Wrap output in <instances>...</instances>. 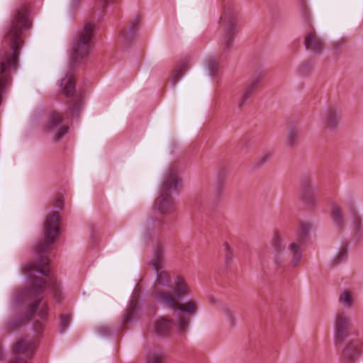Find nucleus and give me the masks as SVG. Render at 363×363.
<instances>
[{
  "label": "nucleus",
  "instance_id": "39448f33",
  "mask_svg": "<svg viewBox=\"0 0 363 363\" xmlns=\"http://www.w3.org/2000/svg\"><path fill=\"white\" fill-rule=\"evenodd\" d=\"M238 11L232 3L224 4L223 15L218 22L223 21V41L222 43L223 52L229 51L234 42L235 35L239 32L238 23Z\"/></svg>",
  "mask_w": 363,
  "mask_h": 363
},
{
  "label": "nucleus",
  "instance_id": "7c9ffc66",
  "mask_svg": "<svg viewBox=\"0 0 363 363\" xmlns=\"http://www.w3.org/2000/svg\"><path fill=\"white\" fill-rule=\"evenodd\" d=\"M314 67V62L308 60L303 62L298 68V72L301 76H308Z\"/></svg>",
  "mask_w": 363,
  "mask_h": 363
},
{
  "label": "nucleus",
  "instance_id": "72a5a7b5",
  "mask_svg": "<svg viewBox=\"0 0 363 363\" xmlns=\"http://www.w3.org/2000/svg\"><path fill=\"white\" fill-rule=\"evenodd\" d=\"M71 317L68 314H61L60 316L59 329L63 333L69 327Z\"/></svg>",
  "mask_w": 363,
  "mask_h": 363
},
{
  "label": "nucleus",
  "instance_id": "a211bd4d",
  "mask_svg": "<svg viewBox=\"0 0 363 363\" xmlns=\"http://www.w3.org/2000/svg\"><path fill=\"white\" fill-rule=\"evenodd\" d=\"M189 68V58L185 57L181 59L172 77L171 83L173 87L175 86L176 84L182 77V76L185 74V72L188 70Z\"/></svg>",
  "mask_w": 363,
  "mask_h": 363
},
{
  "label": "nucleus",
  "instance_id": "f3484780",
  "mask_svg": "<svg viewBox=\"0 0 363 363\" xmlns=\"http://www.w3.org/2000/svg\"><path fill=\"white\" fill-rule=\"evenodd\" d=\"M340 113L334 108H329L324 116V124L327 129L335 130L340 121Z\"/></svg>",
  "mask_w": 363,
  "mask_h": 363
},
{
  "label": "nucleus",
  "instance_id": "c756f323",
  "mask_svg": "<svg viewBox=\"0 0 363 363\" xmlns=\"http://www.w3.org/2000/svg\"><path fill=\"white\" fill-rule=\"evenodd\" d=\"M225 175L226 171L225 169H221L218 173L216 187V194L218 197L221 194Z\"/></svg>",
  "mask_w": 363,
  "mask_h": 363
},
{
  "label": "nucleus",
  "instance_id": "9b49d317",
  "mask_svg": "<svg viewBox=\"0 0 363 363\" xmlns=\"http://www.w3.org/2000/svg\"><path fill=\"white\" fill-rule=\"evenodd\" d=\"M177 330V320L168 316H161L157 318L153 325V332L156 336L165 338L172 333L174 329Z\"/></svg>",
  "mask_w": 363,
  "mask_h": 363
},
{
  "label": "nucleus",
  "instance_id": "7ed1b4c3",
  "mask_svg": "<svg viewBox=\"0 0 363 363\" xmlns=\"http://www.w3.org/2000/svg\"><path fill=\"white\" fill-rule=\"evenodd\" d=\"M182 187V180L178 175L177 165L174 164L164 172L160 190L157 205L158 211L162 214H170L173 212L174 201L171 195V191L179 194Z\"/></svg>",
  "mask_w": 363,
  "mask_h": 363
},
{
  "label": "nucleus",
  "instance_id": "cd10ccee",
  "mask_svg": "<svg viewBox=\"0 0 363 363\" xmlns=\"http://www.w3.org/2000/svg\"><path fill=\"white\" fill-rule=\"evenodd\" d=\"M164 356L160 351L149 352L145 358L146 363H163Z\"/></svg>",
  "mask_w": 363,
  "mask_h": 363
},
{
  "label": "nucleus",
  "instance_id": "0eeeda50",
  "mask_svg": "<svg viewBox=\"0 0 363 363\" xmlns=\"http://www.w3.org/2000/svg\"><path fill=\"white\" fill-rule=\"evenodd\" d=\"M150 264L156 275L155 284L171 288V279L169 274L164 270H160L164 264V255L160 244L156 245L154 247Z\"/></svg>",
  "mask_w": 363,
  "mask_h": 363
},
{
  "label": "nucleus",
  "instance_id": "f8f14e48",
  "mask_svg": "<svg viewBox=\"0 0 363 363\" xmlns=\"http://www.w3.org/2000/svg\"><path fill=\"white\" fill-rule=\"evenodd\" d=\"M361 342L358 340H350L342 349L340 359L342 363H353L360 356Z\"/></svg>",
  "mask_w": 363,
  "mask_h": 363
},
{
  "label": "nucleus",
  "instance_id": "f704fd0d",
  "mask_svg": "<svg viewBox=\"0 0 363 363\" xmlns=\"http://www.w3.org/2000/svg\"><path fill=\"white\" fill-rule=\"evenodd\" d=\"M250 134H245L243 135V137L240 139L238 147L240 151H243L245 150H247L248 147L250 145Z\"/></svg>",
  "mask_w": 363,
  "mask_h": 363
},
{
  "label": "nucleus",
  "instance_id": "1a4fd4ad",
  "mask_svg": "<svg viewBox=\"0 0 363 363\" xmlns=\"http://www.w3.org/2000/svg\"><path fill=\"white\" fill-rule=\"evenodd\" d=\"M350 318L344 314H338L335 323V345L342 347L345 340L349 337L350 328Z\"/></svg>",
  "mask_w": 363,
  "mask_h": 363
},
{
  "label": "nucleus",
  "instance_id": "6e6552de",
  "mask_svg": "<svg viewBox=\"0 0 363 363\" xmlns=\"http://www.w3.org/2000/svg\"><path fill=\"white\" fill-rule=\"evenodd\" d=\"M35 352V344L32 341L19 340L12 347L13 359L9 363H28L33 358Z\"/></svg>",
  "mask_w": 363,
  "mask_h": 363
},
{
  "label": "nucleus",
  "instance_id": "a19ab883",
  "mask_svg": "<svg viewBox=\"0 0 363 363\" xmlns=\"http://www.w3.org/2000/svg\"><path fill=\"white\" fill-rule=\"evenodd\" d=\"M98 332L103 336H108L111 334V330L109 327L103 325L98 328Z\"/></svg>",
  "mask_w": 363,
  "mask_h": 363
},
{
  "label": "nucleus",
  "instance_id": "4468645a",
  "mask_svg": "<svg viewBox=\"0 0 363 363\" xmlns=\"http://www.w3.org/2000/svg\"><path fill=\"white\" fill-rule=\"evenodd\" d=\"M300 196L306 204L312 206L314 203L313 187L312 178L308 175H303L300 179Z\"/></svg>",
  "mask_w": 363,
  "mask_h": 363
},
{
  "label": "nucleus",
  "instance_id": "4be33fe9",
  "mask_svg": "<svg viewBox=\"0 0 363 363\" xmlns=\"http://www.w3.org/2000/svg\"><path fill=\"white\" fill-rule=\"evenodd\" d=\"M162 224L163 222L162 220L150 218L145 225V236L147 238L150 237L152 233H154L155 231L161 230Z\"/></svg>",
  "mask_w": 363,
  "mask_h": 363
},
{
  "label": "nucleus",
  "instance_id": "f03ea898",
  "mask_svg": "<svg viewBox=\"0 0 363 363\" xmlns=\"http://www.w3.org/2000/svg\"><path fill=\"white\" fill-rule=\"evenodd\" d=\"M94 30L95 25L86 22L83 29L73 40L68 72L65 77L61 80V85L64 86V91L67 97L73 96L75 94V80L72 73L79 67L82 60L89 56L94 37Z\"/></svg>",
  "mask_w": 363,
  "mask_h": 363
},
{
  "label": "nucleus",
  "instance_id": "20e7f679",
  "mask_svg": "<svg viewBox=\"0 0 363 363\" xmlns=\"http://www.w3.org/2000/svg\"><path fill=\"white\" fill-rule=\"evenodd\" d=\"M154 294L159 301L174 310V315L177 319V333L184 335L189 330L191 318L197 312L196 303L194 301H189L183 304H179L176 298L169 292L155 289Z\"/></svg>",
  "mask_w": 363,
  "mask_h": 363
},
{
  "label": "nucleus",
  "instance_id": "ea45409f",
  "mask_svg": "<svg viewBox=\"0 0 363 363\" xmlns=\"http://www.w3.org/2000/svg\"><path fill=\"white\" fill-rule=\"evenodd\" d=\"M311 228V226L310 224L306 223H301L300 225V228H299L298 233L308 236Z\"/></svg>",
  "mask_w": 363,
  "mask_h": 363
},
{
  "label": "nucleus",
  "instance_id": "2eb2a0df",
  "mask_svg": "<svg viewBox=\"0 0 363 363\" xmlns=\"http://www.w3.org/2000/svg\"><path fill=\"white\" fill-rule=\"evenodd\" d=\"M140 308V307L139 306L138 298L135 296H133L126 310L122 316V325L123 327H125L137 316Z\"/></svg>",
  "mask_w": 363,
  "mask_h": 363
},
{
  "label": "nucleus",
  "instance_id": "c03bdc74",
  "mask_svg": "<svg viewBox=\"0 0 363 363\" xmlns=\"http://www.w3.org/2000/svg\"><path fill=\"white\" fill-rule=\"evenodd\" d=\"M4 357V353L1 345L0 344V360H2Z\"/></svg>",
  "mask_w": 363,
  "mask_h": 363
},
{
  "label": "nucleus",
  "instance_id": "e433bc0d",
  "mask_svg": "<svg viewBox=\"0 0 363 363\" xmlns=\"http://www.w3.org/2000/svg\"><path fill=\"white\" fill-rule=\"evenodd\" d=\"M340 302L342 304L345 303L347 306H350L352 303V298L350 291H345L340 296Z\"/></svg>",
  "mask_w": 363,
  "mask_h": 363
},
{
  "label": "nucleus",
  "instance_id": "58836bf2",
  "mask_svg": "<svg viewBox=\"0 0 363 363\" xmlns=\"http://www.w3.org/2000/svg\"><path fill=\"white\" fill-rule=\"evenodd\" d=\"M63 196L60 193H57L53 200V206L57 210H62L63 208Z\"/></svg>",
  "mask_w": 363,
  "mask_h": 363
},
{
  "label": "nucleus",
  "instance_id": "79ce46f5",
  "mask_svg": "<svg viewBox=\"0 0 363 363\" xmlns=\"http://www.w3.org/2000/svg\"><path fill=\"white\" fill-rule=\"evenodd\" d=\"M225 315L227 319L230 323V327H234L235 325V319L233 313L230 311H225Z\"/></svg>",
  "mask_w": 363,
  "mask_h": 363
},
{
  "label": "nucleus",
  "instance_id": "aec40b11",
  "mask_svg": "<svg viewBox=\"0 0 363 363\" xmlns=\"http://www.w3.org/2000/svg\"><path fill=\"white\" fill-rule=\"evenodd\" d=\"M174 295L178 299L182 298L189 294V289L183 277L177 275L174 280Z\"/></svg>",
  "mask_w": 363,
  "mask_h": 363
},
{
  "label": "nucleus",
  "instance_id": "393cba45",
  "mask_svg": "<svg viewBox=\"0 0 363 363\" xmlns=\"http://www.w3.org/2000/svg\"><path fill=\"white\" fill-rule=\"evenodd\" d=\"M62 122L61 116L56 111H51L48 114V121L46 124V130L51 131L55 128Z\"/></svg>",
  "mask_w": 363,
  "mask_h": 363
},
{
  "label": "nucleus",
  "instance_id": "412c9836",
  "mask_svg": "<svg viewBox=\"0 0 363 363\" xmlns=\"http://www.w3.org/2000/svg\"><path fill=\"white\" fill-rule=\"evenodd\" d=\"M350 211L353 219L354 233L356 236H359L362 234L363 230L362 227V219L359 216L357 210L353 204H351Z\"/></svg>",
  "mask_w": 363,
  "mask_h": 363
},
{
  "label": "nucleus",
  "instance_id": "37998d69",
  "mask_svg": "<svg viewBox=\"0 0 363 363\" xmlns=\"http://www.w3.org/2000/svg\"><path fill=\"white\" fill-rule=\"evenodd\" d=\"M345 43H346V40H344V39H342V40H339V41H337V42L335 43V44H334V48H335V49H339V48H340L342 45H344Z\"/></svg>",
  "mask_w": 363,
  "mask_h": 363
},
{
  "label": "nucleus",
  "instance_id": "ddd939ff",
  "mask_svg": "<svg viewBox=\"0 0 363 363\" xmlns=\"http://www.w3.org/2000/svg\"><path fill=\"white\" fill-rule=\"evenodd\" d=\"M140 23V16L136 15L129 21L127 28H121L120 35L124 45L129 46L137 36V32L139 30Z\"/></svg>",
  "mask_w": 363,
  "mask_h": 363
},
{
  "label": "nucleus",
  "instance_id": "473e14b6",
  "mask_svg": "<svg viewBox=\"0 0 363 363\" xmlns=\"http://www.w3.org/2000/svg\"><path fill=\"white\" fill-rule=\"evenodd\" d=\"M116 0H97L94 13L101 15L105 12L106 8L108 4L113 3Z\"/></svg>",
  "mask_w": 363,
  "mask_h": 363
},
{
  "label": "nucleus",
  "instance_id": "5701e85b",
  "mask_svg": "<svg viewBox=\"0 0 363 363\" xmlns=\"http://www.w3.org/2000/svg\"><path fill=\"white\" fill-rule=\"evenodd\" d=\"M82 101L80 98H76L72 100L69 104V113L71 117L79 118L80 111L82 108Z\"/></svg>",
  "mask_w": 363,
  "mask_h": 363
},
{
  "label": "nucleus",
  "instance_id": "423d86ee",
  "mask_svg": "<svg viewBox=\"0 0 363 363\" xmlns=\"http://www.w3.org/2000/svg\"><path fill=\"white\" fill-rule=\"evenodd\" d=\"M300 9L302 18L310 29L304 38L305 48L315 55H320L325 43L312 27L310 10L305 0H301Z\"/></svg>",
  "mask_w": 363,
  "mask_h": 363
},
{
  "label": "nucleus",
  "instance_id": "a878e982",
  "mask_svg": "<svg viewBox=\"0 0 363 363\" xmlns=\"http://www.w3.org/2000/svg\"><path fill=\"white\" fill-rule=\"evenodd\" d=\"M348 250H347V244L342 245L339 252L333 257L331 261V264L333 267L337 266L341 262H345L347 259Z\"/></svg>",
  "mask_w": 363,
  "mask_h": 363
},
{
  "label": "nucleus",
  "instance_id": "c9c22d12",
  "mask_svg": "<svg viewBox=\"0 0 363 363\" xmlns=\"http://www.w3.org/2000/svg\"><path fill=\"white\" fill-rule=\"evenodd\" d=\"M69 127L67 125L60 126L54 135L55 141L60 140L68 133Z\"/></svg>",
  "mask_w": 363,
  "mask_h": 363
},
{
  "label": "nucleus",
  "instance_id": "bb28decb",
  "mask_svg": "<svg viewBox=\"0 0 363 363\" xmlns=\"http://www.w3.org/2000/svg\"><path fill=\"white\" fill-rule=\"evenodd\" d=\"M272 157V153L269 152H264L262 154L259 156H258L255 160L253 161L252 164V168L254 170H257L262 167L267 161Z\"/></svg>",
  "mask_w": 363,
  "mask_h": 363
},
{
  "label": "nucleus",
  "instance_id": "9d476101",
  "mask_svg": "<svg viewBox=\"0 0 363 363\" xmlns=\"http://www.w3.org/2000/svg\"><path fill=\"white\" fill-rule=\"evenodd\" d=\"M264 77L262 72H259L253 74L244 86L240 99L238 102V107H243L256 93Z\"/></svg>",
  "mask_w": 363,
  "mask_h": 363
},
{
  "label": "nucleus",
  "instance_id": "f257e3e1",
  "mask_svg": "<svg viewBox=\"0 0 363 363\" xmlns=\"http://www.w3.org/2000/svg\"><path fill=\"white\" fill-rule=\"evenodd\" d=\"M60 214L58 212H52L45 220L43 226L44 240H39L33 247V252L36 255V262L25 263L22 271L26 274L28 287L18 291L15 296L16 303L25 300L33 298V303L27 306V315L9 320L6 325V330L11 333L17 330L25 321H33V331L36 334H40L44 329L43 322L46 321L48 315V306L42 303L48 285L52 291L55 301L60 303L63 299L61 286L57 280L52 276H49L50 259L44 252L55 242V238L61 234L60 230Z\"/></svg>",
  "mask_w": 363,
  "mask_h": 363
},
{
  "label": "nucleus",
  "instance_id": "dca6fc26",
  "mask_svg": "<svg viewBox=\"0 0 363 363\" xmlns=\"http://www.w3.org/2000/svg\"><path fill=\"white\" fill-rule=\"evenodd\" d=\"M308 237V236L306 235H303L298 233L296 238L298 243L292 242L289 246V249L292 252L293 255L292 264L294 267L298 265L301 259L302 252L300 249V245H303L306 242Z\"/></svg>",
  "mask_w": 363,
  "mask_h": 363
},
{
  "label": "nucleus",
  "instance_id": "2f4dec72",
  "mask_svg": "<svg viewBox=\"0 0 363 363\" xmlns=\"http://www.w3.org/2000/svg\"><path fill=\"white\" fill-rule=\"evenodd\" d=\"M206 67L211 77H216L218 74V66L214 57H209L206 61Z\"/></svg>",
  "mask_w": 363,
  "mask_h": 363
},
{
  "label": "nucleus",
  "instance_id": "4c0bfd02",
  "mask_svg": "<svg viewBox=\"0 0 363 363\" xmlns=\"http://www.w3.org/2000/svg\"><path fill=\"white\" fill-rule=\"evenodd\" d=\"M224 247L225 264L228 266L233 259V254L231 247H230L228 242L224 243Z\"/></svg>",
  "mask_w": 363,
  "mask_h": 363
},
{
  "label": "nucleus",
  "instance_id": "b1692460",
  "mask_svg": "<svg viewBox=\"0 0 363 363\" xmlns=\"http://www.w3.org/2000/svg\"><path fill=\"white\" fill-rule=\"evenodd\" d=\"M330 216L335 225L342 229L345 226V223L342 218L341 210L339 207L333 205L330 213Z\"/></svg>",
  "mask_w": 363,
  "mask_h": 363
},
{
  "label": "nucleus",
  "instance_id": "6ab92c4d",
  "mask_svg": "<svg viewBox=\"0 0 363 363\" xmlns=\"http://www.w3.org/2000/svg\"><path fill=\"white\" fill-rule=\"evenodd\" d=\"M272 245L274 250L276 252V255L274 257V262L277 265H280L282 262L281 259V254L285 250V245L283 243V240L281 237L278 231H276L274 234Z\"/></svg>",
  "mask_w": 363,
  "mask_h": 363
},
{
  "label": "nucleus",
  "instance_id": "c85d7f7f",
  "mask_svg": "<svg viewBox=\"0 0 363 363\" xmlns=\"http://www.w3.org/2000/svg\"><path fill=\"white\" fill-rule=\"evenodd\" d=\"M298 138V130L295 126H291L288 130L286 143L290 147L296 145Z\"/></svg>",
  "mask_w": 363,
  "mask_h": 363
}]
</instances>
